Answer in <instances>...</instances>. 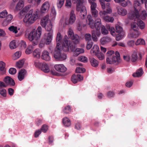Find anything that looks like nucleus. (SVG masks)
Returning <instances> with one entry per match:
<instances>
[{"label": "nucleus", "instance_id": "nucleus-1", "mask_svg": "<svg viewBox=\"0 0 147 147\" xmlns=\"http://www.w3.org/2000/svg\"><path fill=\"white\" fill-rule=\"evenodd\" d=\"M49 15L45 16L41 20L40 23L41 26L45 27V29L48 32H50L45 34L44 38L45 40V43L49 45L52 40L53 31L52 25L51 20L49 19Z\"/></svg>", "mask_w": 147, "mask_h": 147}, {"label": "nucleus", "instance_id": "nucleus-2", "mask_svg": "<svg viewBox=\"0 0 147 147\" xmlns=\"http://www.w3.org/2000/svg\"><path fill=\"white\" fill-rule=\"evenodd\" d=\"M69 40L66 35L65 36L64 38L62 39L61 35L60 33H58L56 38L57 45L55 49H61V44H62L63 50L65 51H68L69 50V45L71 43Z\"/></svg>", "mask_w": 147, "mask_h": 147}, {"label": "nucleus", "instance_id": "nucleus-3", "mask_svg": "<svg viewBox=\"0 0 147 147\" xmlns=\"http://www.w3.org/2000/svg\"><path fill=\"white\" fill-rule=\"evenodd\" d=\"M86 22L91 28H96V32H95L96 35L97 36L99 37L100 34V31L101 24V21L100 19L99 18H97L95 20L94 23L91 16L88 15L87 16Z\"/></svg>", "mask_w": 147, "mask_h": 147}, {"label": "nucleus", "instance_id": "nucleus-4", "mask_svg": "<svg viewBox=\"0 0 147 147\" xmlns=\"http://www.w3.org/2000/svg\"><path fill=\"white\" fill-rule=\"evenodd\" d=\"M42 28L39 26L36 30L33 29L28 35V38L29 40L32 41L34 45H37L42 34Z\"/></svg>", "mask_w": 147, "mask_h": 147}, {"label": "nucleus", "instance_id": "nucleus-5", "mask_svg": "<svg viewBox=\"0 0 147 147\" xmlns=\"http://www.w3.org/2000/svg\"><path fill=\"white\" fill-rule=\"evenodd\" d=\"M38 17V12L31 9L24 19V22L29 24L33 23Z\"/></svg>", "mask_w": 147, "mask_h": 147}, {"label": "nucleus", "instance_id": "nucleus-6", "mask_svg": "<svg viewBox=\"0 0 147 147\" xmlns=\"http://www.w3.org/2000/svg\"><path fill=\"white\" fill-rule=\"evenodd\" d=\"M136 15L135 17L132 16V18L133 17V19H135V22L132 23L131 25V28L134 30L138 31L139 29V28H140L141 29H143L145 27V24L139 18L142 19L141 18V13L140 15H136Z\"/></svg>", "mask_w": 147, "mask_h": 147}, {"label": "nucleus", "instance_id": "nucleus-7", "mask_svg": "<svg viewBox=\"0 0 147 147\" xmlns=\"http://www.w3.org/2000/svg\"><path fill=\"white\" fill-rule=\"evenodd\" d=\"M69 16V18L68 21L67 20V19L66 17H62L60 20V23L61 24H63L64 27L66 25H72L75 23L76 20V16L73 10L71 11Z\"/></svg>", "mask_w": 147, "mask_h": 147}, {"label": "nucleus", "instance_id": "nucleus-8", "mask_svg": "<svg viewBox=\"0 0 147 147\" xmlns=\"http://www.w3.org/2000/svg\"><path fill=\"white\" fill-rule=\"evenodd\" d=\"M74 3H76L77 11H80V16L82 18H84L87 14V11L85 6L83 4V0H72Z\"/></svg>", "mask_w": 147, "mask_h": 147}, {"label": "nucleus", "instance_id": "nucleus-9", "mask_svg": "<svg viewBox=\"0 0 147 147\" xmlns=\"http://www.w3.org/2000/svg\"><path fill=\"white\" fill-rule=\"evenodd\" d=\"M115 56L106 58V62L107 64H118L121 62L119 53L118 51L115 53Z\"/></svg>", "mask_w": 147, "mask_h": 147}, {"label": "nucleus", "instance_id": "nucleus-10", "mask_svg": "<svg viewBox=\"0 0 147 147\" xmlns=\"http://www.w3.org/2000/svg\"><path fill=\"white\" fill-rule=\"evenodd\" d=\"M61 50V49H55L54 57L57 60L62 61L65 60L67 58V56L66 54L61 53L60 51Z\"/></svg>", "mask_w": 147, "mask_h": 147}, {"label": "nucleus", "instance_id": "nucleus-11", "mask_svg": "<svg viewBox=\"0 0 147 147\" xmlns=\"http://www.w3.org/2000/svg\"><path fill=\"white\" fill-rule=\"evenodd\" d=\"M68 35L70 38L74 40L76 44H78L80 40L79 36L77 34H74L73 30L71 29H69Z\"/></svg>", "mask_w": 147, "mask_h": 147}, {"label": "nucleus", "instance_id": "nucleus-12", "mask_svg": "<svg viewBox=\"0 0 147 147\" xmlns=\"http://www.w3.org/2000/svg\"><path fill=\"white\" fill-rule=\"evenodd\" d=\"M74 53V55L76 56H77L80 54L83 53L84 50L83 49L76 48L75 46L71 45L70 43L69 45V49Z\"/></svg>", "mask_w": 147, "mask_h": 147}, {"label": "nucleus", "instance_id": "nucleus-13", "mask_svg": "<svg viewBox=\"0 0 147 147\" xmlns=\"http://www.w3.org/2000/svg\"><path fill=\"white\" fill-rule=\"evenodd\" d=\"M90 11L92 16L94 17H97L98 15V11L96 9L97 5L96 2L90 4Z\"/></svg>", "mask_w": 147, "mask_h": 147}, {"label": "nucleus", "instance_id": "nucleus-14", "mask_svg": "<svg viewBox=\"0 0 147 147\" xmlns=\"http://www.w3.org/2000/svg\"><path fill=\"white\" fill-rule=\"evenodd\" d=\"M55 68L56 70L61 73L65 72L67 69V68L63 64L55 65Z\"/></svg>", "mask_w": 147, "mask_h": 147}, {"label": "nucleus", "instance_id": "nucleus-15", "mask_svg": "<svg viewBox=\"0 0 147 147\" xmlns=\"http://www.w3.org/2000/svg\"><path fill=\"white\" fill-rule=\"evenodd\" d=\"M140 4L139 2L137 1H135L134 3V11L132 13V16L135 17L136 13V15H140L139 13L138 10L140 8Z\"/></svg>", "mask_w": 147, "mask_h": 147}, {"label": "nucleus", "instance_id": "nucleus-16", "mask_svg": "<svg viewBox=\"0 0 147 147\" xmlns=\"http://www.w3.org/2000/svg\"><path fill=\"white\" fill-rule=\"evenodd\" d=\"M41 58L46 61H50L51 58L49 52L46 50L43 51L42 53Z\"/></svg>", "mask_w": 147, "mask_h": 147}, {"label": "nucleus", "instance_id": "nucleus-17", "mask_svg": "<svg viewBox=\"0 0 147 147\" xmlns=\"http://www.w3.org/2000/svg\"><path fill=\"white\" fill-rule=\"evenodd\" d=\"M112 12L111 9L109 8L107 9H106V11L105 10L100 11L99 13L100 17L103 19L105 17L108 15V14H111Z\"/></svg>", "mask_w": 147, "mask_h": 147}, {"label": "nucleus", "instance_id": "nucleus-18", "mask_svg": "<svg viewBox=\"0 0 147 147\" xmlns=\"http://www.w3.org/2000/svg\"><path fill=\"white\" fill-rule=\"evenodd\" d=\"M4 81L7 85L12 86H14L15 85L14 80L9 76L6 77Z\"/></svg>", "mask_w": 147, "mask_h": 147}, {"label": "nucleus", "instance_id": "nucleus-19", "mask_svg": "<svg viewBox=\"0 0 147 147\" xmlns=\"http://www.w3.org/2000/svg\"><path fill=\"white\" fill-rule=\"evenodd\" d=\"M117 9L118 14L120 15L124 16L127 13V10L124 8L120 7H118Z\"/></svg>", "mask_w": 147, "mask_h": 147}, {"label": "nucleus", "instance_id": "nucleus-20", "mask_svg": "<svg viewBox=\"0 0 147 147\" xmlns=\"http://www.w3.org/2000/svg\"><path fill=\"white\" fill-rule=\"evenodd\" d=\"M142 3H145V6L147 10V0H141ZM141 13V18L142 19H145L147 17V14L145 11H142Z\"/></svg>", "mask_w": 147, "mask_h": 147}, {"label": "nucleus", "instance_id": "nucleus-21", "mask_svg": "<svg viewBox=\"0 0 147 147\" xmlns=\"http://www.w3.org/2000/svg\"><path fill=\"white\" fill-rule=\"evenodd\" d=\"M50 7L49 3L48 2H45L42 5L41 11L42 13H45L47 12Z\"/></svg>", "mask_w": 147, "mask_h": 147}, {"label": "nucleus", "instance_id": "nucleus-22", "mask_svg": "<svg viewBox=\"0 0 147 147\" xmlns=\"http://www.w3.org/2000/svg\"><path fill=\"white\" fill-rule=\"evenodd\" d=\"M27 73L26 71L22 69L19 70V80L21 81L24 79Z\"/></svg>", "mask_w": 147, "mask_h": 147}, {"label": "nucleus", "instance_id": "nucleus-23", "mask_svg": "<svg viewBox=\"0 0 147 147\" xmlns=\"http://www.w3.org/2000/svg\"><path fill=\"white\" fill-rule=\"evenodd\" d=\"M99 48L98 46L96 45H94L90 51L91 53L93 55H96L98 53Z\"/></svg>", "mask_w": 147, "mask_h": 147}, {"label": "nucleus", "instance_id": "nucleus-24", "mask_svg": "<svg viewBox=\"0 0 147 147\" xmlns=\"http://www.w3.org/2000/svg\"><path fill=\"white\" fill-rule=\"evenodd\" d=\"M134 32L128 35V37L130 38H136L138 37L140 35V32L138 31L134 30Z\"/></svg>", "mask_w": 147, "mask_h": 147}, {"label": "nucleus", "instance_id": "nucleus-25", "mask_svg": "<svg viewBox=\"0 0 147 147\" xmlns=\"http://www.w3.org/2000/svg\"><path fill=\"white\" fill-rule=\"evenodd\" d=\"M111 40L110 37H105L101 39L100 42L102 45H104L110 42Z\"/></svg>", "mask_w": 147, "mask_h": 147}, {"label": "nucleus", "instance_id": "nucleus-26", "mask_svg": "<svg viewBox=\"0 0 147 147\" xmlns=\"http://www.w3.org/2000/svg\"><path fill=\"white\" fill-rule=\"evenodd\" d=\"M41 69L44 72L47 73L49 72L50 69L49 65L46 63H43Z\"/></svg>", "mask_w": 147, "mask_h": 147}, {"label": "nucleus", "instance_id": "nucleus-27", "mask_svg": "<svg viewBox=\"0 0 147 147\" xmlns=\"http://www.w3.org/2000/svg\"><path fill=\"white\" fill-rule=\"evenodd\" d=\"M56 11L54 7H52L50 13V18L52 21L54 20L56 15Z\"/></svg>", "mask_w": 147, "mask_h": 147}, {"label": "nucleus", "instance_id": "nucleus-28", "mask_svg": "<svg viewBox=\"0 0 147 147\" xmlns=\"http://www.w3.org/2000/svg\"><path fill=\"white\" fill-rule=\"evenodd\" d=\"M63 123L65 126L69 127L71 125V122L67 117H65L63 119Z\"/></svg>", "mask_w": 147, "mask_h": 147}, {"label": "nucleus", "instance_id": "nucleus-29", "mask_svg": "<svg viewBox=\"0 0 147 147\" xmlns=\"http://www.w3.org/2000/svg\"><path fill=\"white\" fill-rule=\"evenodd\" d=\"M119 3L123 7L126 6L128 4H130V2L128 0H119Z\"/></svg>", "mask_w": 147, "mask_h": 147}, {"label": "nucleus", "instance_id": "nucleus-30", "mask_svg": "<svg viewBox=\"0 0 147 147\" xmlns=\"http://www.w3.org/2000/svg\"><path fill=\"white\" fill-rule=\"evenodd\" d=\"M90 62L91 65L95 67H97L98 64V61L94 58L90 59Z\"/></svg>", "mask_w": 147, "mask_h": 147}, {"label": "nucleus", "instance_id": "nucleus-31", "mask_svg": "<svg viewBox=\"0 0 147 147\" xmlns=\"http://www.w3.org/2000/svg\"><path fill=\"white\" fill-rule=\"evenodd\" d=\"M142 74V68H140L137 71L136 73L133 74V76L134 77H139L141 76Z\"/></svg>", "mask_w": 147, "mask_h": 147}, {"label": "nucleus", "instance_id": "nucleus-32", "mask_svg": "<svg viewBox=\"0 0 147 147\" xmlns=\"http://www.w3.org/2000/svg\"><path fill=\"white\" fill-rule=\"evenodd\" d=\"M40 51L39 49H36L34 50L33 52L34 56L36 58H38L40 57Z\"/></svg>", "mask_w": 147, "mask_h": 147}, {"label": "nucleus", "instance_id": "nucleus-33", "mask_svg": "<svg viewBox=\"0 0 147 147\" xmlns=\"http://www.w3.org/2000/svg\"><path fill=\"white\" fill-rule=\"evenodd\" d=\"M106 27L108 30H110L111 34L113 36H115L116 35V34L114 28L113 27H111L109 26L108 25H107Z\"/></svg>", "mask_w": 147, "mask_h": 147}, {"label": "nucleus", "instance_id": "nucleus-34", "mask_svg": "<svg viewBox=\"0 0 147 147\" xmlns=\"http://www.w3.org/2000/svg\"><path fill=\"white\" fill-rule=\"evenodd\" d=\"M26 42L23 40H21L19 43V49L22 50L24 49L26 47Z\"/></svg>", "mask_w": 147, "mask_h": 147}, {"label": "nucleus", "instance_id": "nucleus-35", "mask_svg": "<svg viewBox=\"0 0 147 147\" xmlns=\"http://www.w3.org/2000/svg\"><path fill=\"white\" fill-rule=\"evenodd\" d=\"M78 60L84 63H86L88 62V58L84 56H81L79 57L78 58Z\"/></svg>", "mask_w": 147, "mask_h": 147}, {"label": "nucleus", "instance_id": "nucleus-36", "mask_svg": "<svg viewBox=\"0 0 147 147\" xmlns=\"http://www.w3.org/2000/svg\"><path fill=\"white\" fill-rule=\"evenodd\" d=\"M103 20L108 22H113L114 19L113 17L107 15L104 18Z\"/></svg>", "mask_w": 147, "mask_h": 147}, {"label": "nucleus", "instance_id": "nucleus-37", "mask_svg": "<svg viewBox=\"0 0 147 147\" xmlns=\"http://www.w3.org/2000/svg\"><path fill=\"white\" fill-rule=\"evenodd\" d=\"M145 42L144 39L142 38H140L138 39L135 43L136 45H145Z\"/></svg>", "mask_w": 147, "mask_h": 147}, {"label": "nucleus", "instance_id": "nucleus-38", "mask_svg": "<svg viewBox=\"0 0 147 147\" xmlns=\"http://www.w3.org/2000/svg\"><path fill=\"white\" fill-rule=\"evenodd\" d=\"M138 56L137 53L135 51L133 52L131 56V60L133 62H135L137 59Z\"/></svg>", "mask_w": 147, "mask_h": 147}, {"label": "nucleus", "instance_id": "nucleus-39", "mask_svg": "<svg viewBox=\"0 0 147 147\" xmlns=\"http://www.w3.org/2000/svg\"><path fill=\"white\" fill-rule=\"evenodd\" d=\"M9 47L11 49H14L17 47L16 45V41L15 40L11 41L9 44Z\"/></svg>", "mask_w": 147, "mask_h": 147}, {"label": "nucleus", "instance_id": "nucleus-40", "mask_svg": "<svg viewBox=\"0 0 147 147\" xmlns=\"http://www.w3.org/2000/svg\"><path fill=\"white\" fill-rule=\"evenodd\" d=\"M92 38L91 35L89 33L86 34L85 35V39L87 42L92 41Z\"/></svg>", "mask_w": 147, "mask_h": 147}, {"label": "nucleus", "instance_id": "nucleus-41", "mask_svg": "<svg viewBox=\"0 0 147 147\" xmlns=\"http://www.w3.org/2000/svg\"><path fill=\"white\" fill-rule=\"evenodd\" d=\"M8 29L10 31L14 33L15 34H16L18 32L17 28L13 26L9 27L8 28Z\"/></svg>", "mask_w": 147, "mask_h": 147}, {"label": "nucleus", "instance_id": "nucleus-42", "mask_svg": "<svg viewBox=\"0 0 147 147\" xmlns=\"http://www.w3.org/2000/svg\"><path fill=\"white\" fill-rule=\"evenodd\" d=\"M35 66L37 68H38L41 69L43 63L40 62L38 60L35 61L34 63Z\"/></svg>", "mask_w": 147, "mask_h": 147}, {"label": "nucleus", "instance_id": "nucleus-43", "mask_svg": "<svg viewBox=\"0 0 147 147\" xmlns=\"http://www.w3.org/2000/svg\"><path fill=\"white\" fill-rule=\"evenodd\" d=\"M116 32L119 33H121L122 32H124L123 30L122 27L118 25H116L115 26Z\"/></svg>", "mask_w": 147, "mask_h": 147}, {"label": "nucleus", "instance_id": "nucleus-44", "mask_svg": "<svg viewBox=\"0 0 147 147\" xmlns=\"http://www.w3.org/2000/svg\"><path fill=\"white\" fill-rule=\"evenodd\" d=\"M125 35L124 32H122L121 33H119L116 37V40L117 41H119L123 38Z\"/></svg>", "mask_w": 147, "mask_h": 147}, {"label": "nucleus", "instance_id": "nucleus-45", "mask_svg": "<svg viewBox=\"0 0 147 147\" xmlns=\"http://www.w3.org/2000/svg\"><path fill=\"white\" fill-rule=\"evenodd\" d=\"M107 58H109L111 57L115 56V55L114 52L113 51H107Z\"/></svg>", "mask_w": 147, "mask_h": 147}, {"label": "nucleus", "instance_id": "nucleus-46", "mask_svg": "<svg viewBox=\"0 0 147 147\" xmlns=\"http://www.w3.org/2000/svg\"><path fill=\"white\" fill-rule=\"evenodd\" d=\"M0 94L3 97H6L7 96V91L4 88L1 89H0Z\"/></svg>", "mask_w": 147, "mask_h": 147}, {"label": "nucleus", "instance_id": "nucleus-47", "mask_svg": "<svg viewBox=\"0 0 147 147\" xmlns=\"http://www.w3.org/2000/svg\"><path fill=\"white\" fill-rule=\"evenodd\" d=\"M64 0H57V5L58 8H61L63 6L64 3Z\"/></svg>", "mask_w": 147, "mask_h": 147}, {"label": "nucleus", "instance_id": "nucleus-48", "mask_svg": "<svg viewBox=\"0 0 147 147\" xmlns=\"http://www.w3.org/2000/svg\"><path fill=\"white\" fill-rule=\"evenodd\" d=\"M85 69L82 67H78L76 68V71L77 73H83L85 71Z\"/></svg>", "mask_w": 147, "mask_h": 147}, {"label": "nucleus", "instance_id": "nucleus-49", "mask_svg": "<svg viewBox=\"0 0 147 147\" xmlns=\"http://www.w3.org/2000/svg\"><path fill=\"white\" fill-rule=\"evenodd\" d=\"M13 16L11 14L8 15L6 18L5 22H6L7 24L10 23L13 18Z\"/></svg>", "mask_w": 147, "mask_h": 147}, {"label": "nucleus", "instance_id": "nucleus-50", "mask_svg": "<svg viewBox=\"0 0 147 147\" xmlns=\"http://www.w3.org/2000/svg\"><path fill=\"white\" fill-rule=\"evenodd\" d=\"M71 111V109L69 106L68 105L65 107L63 110V112L65 113H69Z\"/></svg>", "mask_w": 147, "mask_h": 147}, {"label": "nucleus", "instance_id": "nucleus-51", "mask_svg": "<svg viewBox=\"0 0 147 147\" xmlns=\"http://www.w3.org/2000/svg\"><path fill=\"white\" fill-rule=\"evenodd\" d=\"M101 32L104 35H106L108 34V32L104 26H101Z\"/></svg>", "mask_w": 147, "mask_h": 147}, {"label": "nucleus", "instance_id": "nucleus-52", "mask_svg": "<svg viewBox=\"0 0 147 147\" xmlns=\"http://www.w3.org/2000/svg\"><path fill=\"white\" fill-rule=\"evenodd\" d=\"M71 81L74 84L77 83L78 80L77 75H73L71 78Z\"/></svg>", "mask_w": 147, "mask_h": 147}, {"label": "nucleus", "instance_id": "nucleus-53", "mask_svg": "<svg viewBox=\"0 0 147 147\" xmlns=\"http://www.w3.org/2000/svg\"><path fill=\"white\" fill-rule=\"evenodd\" d=\"M33 48L32 46L30 45L29 46L25 51L26 53L27 54H30L32 52Z\"/></svg>", "mask_w": 147, "mask_h": 147}, {"label": "nucleus", "instance_id": "nucleus-54", "mask_svg": "<svg viewBox=\"0 0 147 147\" xmlns=\"http://www.w3.org/2000/svg\"><path fill=\"white\" fill-rule=\"evenodd\" d=\"M48 129V126L46 125H43L41 129V131L44 133H46Z\"/></svg>", "mask_w": 147, "mask_h": 147}, {"label": "nucleus", "instance_id": "nucleus-55", "mask_svg": "<svg viewBox=\"0 0 147 147\" xmlns=\"http://www.w3.org/2000/svg\"><path fill=\"white\" fill-rule=\"evenodd\" d=\"M72 3L71 0H66L65 4V6L68 8H70L71 7Z\"/></svg>", "mask_w": 147, "mask_h": 147}, {"label": "nucleus", "instance_id": "nucleus-56", "mask_svg": "<svg viewBox=\"0 0 147 147\" xmlns=\"http://www.w3.org/2000/svg\"><path fill=\"white\" fill-rule=\"evenodd\" d=\"M7 14V12L5 10L2 11L0 13V18H3L5 17Z\"/></svg>", "mask_w": 147, "mask_h": 147}, {"label": "nucleus", "instance_id": "nucleus-57", "mask_svg": "<svg viewBox=\"0 0 147 147\" xmlns=\"http://www.w3.org/2000/svg\"><path fill=\"white\" fill-rule=\"evenodd\" d=\"M100 60H102L105 58L104 55L101 53H98L96 55Z\"/></svg>", "mask_w": 147, "mask_h": 147}, {"label": "nucleus", "instance_id": "nucleus-58", "mask_svg": "<svg viewBox=\"0 0 147 147\" xmlns=\"http://www.w3.org/2000/svg\"><path fill=\"white\" fill-rule=\"evenodd\" d=\"M28 11L27 7H25L20 12V14L22 16H24Z\"/></svg>", "mask_w": 147, "mask_h": 147}, {"label": "nucleus", "instance_id": "nucleus-59", "mask_svg": "<svg viewBox=\"0 0 147 147\" xmlns=\"http://www.w3.org/2000/svg\"><path fill=\"white\" fill-rule=\"evenodd\" d=\"M16 72V69L14 68H11L9 70V73L11 75L14 74Z\"/></svg>", "mask_w": 147, "mask_h": 147}, {"label": "nucleus", "instance_id": "nucleus-60", "mask_svg": "<svg viewBox=\"0 0 147 147\" xmlns=\"http://www.w3.org/2000/svg\"><path fill=\"white\" fill-rule=\"evenodd\" d=\"M5 63L3 61L0 62V70L1 71L4 70L5 67Z\"/></svg>", "mask_w": 147, "mask_h": 147}, {"label": "nucleus", "instance_id": "nucleus-61", "mask_svg": "<svg viewBox=\"0 0 147 147\" xmlns=\"http://www.w3.org/2000/svg\"><path fill=\"white\" fill-rule=\"evenodd\" d=\"M25 61L24 59H22L19 60V68L23 67Z\"/></svg>", "mask_w": 147, "mask_h": 147}, {"label": "nucleus", "instance_id": "nucleus-62", "mask_svg": "<svg viewBox=\"0 0 147 147\" xmlns=\"http://www.w3.org/2000/svg\"><path fill=\"white\" fill-rule=\"evenodd\" d=\"M93 45L92 41L87 42L86 48L87 49L89 50L92 47Z\"/></svg>", "mask_w": 147, "mask_h": 147}, {"label": "nucleus", "instance_id": "nucleus-63", "mask_svg": "<svg viewBox=\"0 0 147 147\" xmlns=\"http://www.w3.org/2000/svg\"><path fill=\"white\" fill-rule=\"evenodd\" d=\"M41 132L40 129H38L36 130L34 134V136L35 137L37 138L41 134Z\"/></svg>", "mask_w": 147, "mask_h": 147}, {"label": "nucleus", "instance_id": "nucleus-64", "mask_svg": "<svg viewBox=\"0 0 147 147\" xmlns=\"http://www.w3.org/2000/svg\"><path fill=\"white\" fill-rule=\"evenodd\" d=\"M123 58L124 60L126 61L129 62L130 61V57L128 55H124Z\"/></svg>", "mask_w": 147, "mask_h": 147}]
</instances>
